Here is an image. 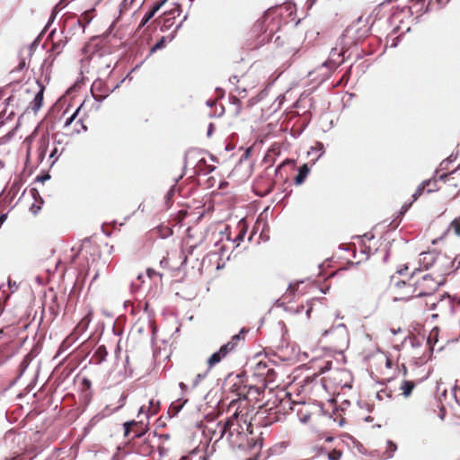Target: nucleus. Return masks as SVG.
<instances>
[{"instance_id": "f8f14e48", "label": "nucleus", "mask_w": 460, "mask_h": 460, "mask_svg": "<svg viewBox=\"0 0 460 460\" xmlns=\"http://www.w3.org/2000/svg\"><path fill=\"white\" fill-rule=\"evenodd\" d=\"M136 0H123L119 5V13H125L129 10Z\"/></svg>"}, {"instance_id": "1a4fd4ad", "label": "nucleus", "mask_w": 460, "mask_h": 460, "mask_svg": "<svg viewBox=\"0 0 460 460\" xmlns=\"http://www.w3.org/2000/svg\"><path fill=\"white\" fill-rule=\"evenodd\" d=\"M309 168L307 166V164H304L302 165L299 170H298V173L296 177V184H301L302 182L305 181L307 174L309 173Z\"/></svg>"}, {"instance_id": "72a5a7b5", "label": "nucleus", "mask_w": 460, "mask_h": 460, "mask_svg": "<svg viewBox=\"0 0 460 460\" xmlns=\"http://www.w3.org/2000/svg\"><path fill=\"white\" fill-rule=\"evenodd\" d=\"M317 146H319V147H318V150H323V144H321V143H317Z\"/></svg>"}, {"instance_id": "cd10ccee", "label": "nucleus", "mask_w": 460, "mask_h": 460, "mask_svg": "<svg viewBox=\"0 0 460 460\" xmlns=\"http://www.w3.org/2000/svg\"><path fill=\"white\" fill-rule=\"evenodd\" d=\"M337 329H341L342 331L346 332V326L343 323H340L336 327Z\"/></svg>"}, {"instance_id": "39448f33", "label": "nucleus", "mask_w": 460, "mask_h": 460, "mask_svg": "<svg viewBox=\"0 0 460 460\" xmlns=\"http://www.w3.org/2000/svg\"><path fill=\"white\" fill-rule=\"evenodd\" d=\"M206 455L200 448L191 450L187 456H182L180 460H206Z\"/></svg>"}, {"instance_id": "a19ab883", "label": "nucleus", "mask_w": 460, "mask_h": 460, "mask_svg": "<svg viewBox=\"0 0 460 460\" xmlns=\"http://www.w3.org/2000/svg\"><path fill=\"white\" fill-rule=\"evenodd\" d=\"M180 386H181V388H183V387H185V385L183 383H181Z\"/></svg>"}, {"instance_id": "473e14b6", "label": "nucleus", "mask_w": 460, "mask_h": 460, "mask_svg": "<svg viewBox=\"0 0 460 460\" xmlns=\"http://www.w3.org/2000/svg\"><path fill=\"white\" fill-rule=\"evenodd\" d=\"M338 458H339V457H335V456H332V455H330V456H329V459H330V460H338Z\"/></svg>"}, {"instance_id": "f704fd0d", "label": "nucleus", "mask_w": 460, "mask_h": 460, "mask_svg": "<svg viewBox=\"0 0 460 460\" xmlns=\"http://www.w3.org/2000/svg\"><path fill=\"white\" fill-rule=\"evenodd\" d=\"M386 367H391V360L390 359L386 360Z\"/></svg>"}, {"instance_id": "7ed1b4c3", "label": "nucleus", "mask_w": 460, "mask_h": 460, "mask_svg": "<svg viewBox=\"0 0 460 460\" xmlns=\"http://www.w3.org/2000/svg\"><path fill=\"white\" fill-rule=\"evenodd\" d=\"M36 85L38 87V91L35 93L34 99H33V106L32 110L34 111H37L40 109L43 102V93H44V85H42L38 80L36 81Z\"/></svg>"}, {"instance_id": "c756f323", "label": "nucleus", "mask_w": 460, "mask_h": 460, "mask_svg": "<svg viewBox=\"0 0 460 460\" xmlns=\"http://www.w3.org/2000/svg\"><path fill=\"white\" fill-rule=\"evenodd\" d=\"M147 274L149 277L152 276V274H155V270H147Z\"/></svg>"}, {"instance_id": "4c0bfd02", "label": "nucleus", "mask_w": 460, "mask_h": 460, "mask_svg": "<svg viewBox=\"0 0 460 460\" xmlns=\"http://www.w3.org/2000/svg\"><path fill=\"white\" fill-rule=\"evenodd\" d=\"M307 419H308V416H305V418L301 419V420H302L303 422H305V421L307 420Z\"/></svg>"}, {"instance_id": "b1692460", "label": "nucleus", "mask_w": 460, "mask_h": 460, "mask_svg": "<svg viewBox=\"0 0 460 460\" xmlns=\"http://www.w3.org/2000/svg\"><path fill=\"white\" fill-rule=\"evenodd\" d=\"M31 208L33 209L32 210L33 214H37L38 211L40 209V206H35L34 204H32Z\"/></svg>"}, {"instance_id": "5701e85b", "label": "nucleus", "mask_w": 460, "mask_h": 460, "mask_svg": "<svg viewBox=\"0 0 460 460\" xmlns=\"http://www.w3.org/2000/svg\"><path fill=\"white\" fill-rule=\"evenodd\" d=\"M48 179H49V175H48V174H47V175H44V176H42V177H37V178H36V181H46V180H48Z\"/></svg>"}, {"instance_id": "e433bc0d", "label": "nucleus", "mask_w": 460, "mask_h": 460, "mask_svg": "<svg viewBox=\"0 0 460 460\" xmlns=\"http://www.w3.org/2000/svg\"><path fill=\"white\" fill-rule=\"evenodd\" d=\"M332 331V329H331V330H325V331L323 332V335H326V334H328L329 332H331Z\"/></svg>"}, {"instance_id": "412c9836", "label": "nucleus", "mask_w": 460, "mask_h": 460, "mask_svg": "<svg viewBox=\"0 0 460 460\" xmlns=\"http://www.w3.org/2000/svg\"><path fill=\"white\" fill-rule=\"evenodd\" d=\"M240 340H241V333L234 335L231 341H233L235 344V346H236L237 342Z\"/></svg>"}, {"instance_id": "f257e3e1", "label": "nucleus", "mask_w": 460, "mask_h": 460, "mask_svg": "<svg viewBox=\"0 0 460 460\" xmlns=\"http://www.w3.org/2000/svg\"><path fill=\"white\" fill-rule=\"evenodd\" d=\"M440 280L434 279L430 275H424L420 280H418L414 284L413 292L415 293V296H427L428 299H430L434 296V292L440 286Z\"/></svg>"}, {"instance_id": "a211bd4d", "label": "nucleus", "mask_w": 460, "mask_h": 460, "mask_svg": "<svg viewBox=\"0 0 460 460\" xmlns=\"http://www.w3.org/2000/svg\"><path fill=\"white\" fill-rule=\"evenodd\" d=\"M207 376V372L204 374H198L195 380L193 381V386L196 387L201 380Z\"/></svg>"}, {"instance_id": "6e6552de", "label": "nucleus", "mask_w": 460, "mask_h": 460, "mask_svg": "<svg viewBox=\"0 0 460 460\" xmlns=\"http://www.w3.org/2000/svg\"><path fill=\"white\" fill-rule=\"evenodd\" d=\"M414 386H415V385H414L413 382L408 381V380H404L402 383L401 386H400V390L402 391V394L404 397H408L411 394Z\"/></svg>"}, {"instance_id": "2f4dec72", "label": "nucleus", "mask_w": 460, "mask_h": 460, "mask_svg": "<svg viewBox=\"0 0 460 460\" xmlns=\"http://www.w3.org/2000/svg\"><path fill=\"white\" fill-rule=\"evenodd\" d=\"M447 177V174H442L440 175L439 179L442 180V181H445Z\"/></svg>"}, {"instance_id": "ddd939ff", "label": "nucleus", "mask_w": 460, "mask_h": 460, "mask_svg": "<svg viewBox=\"0 0 460 460\" xmlns=\"http://www.w3.org/2000/svg\"><path fill=\"white\" fill-rule=\"evenodd\" d=\"M235 349V344L233 341H229L226 344L223 345L219 350L224 353L226 356L233 351Z\"/></svg>"}, {"instance_id": "6ab92c4d", "label": "nucleus", "mask_w": 460, "mask_h": 460, "mask_svg": "<svg viewBox=\"0 0 460 460\" xmlns=\"http://www.w3.org/2000/svg\"><path fill=\"white\" fill-rule=\"evenodd\" d=\"M134 424H135V421H134V420H132V421H128V422H125V423H124V430H125V435H126V436H127V435H128L129 430H130V427H131L132 425H134Z\"/></svg>"}, {"instance_id": "dca6fc26", "label": "nucleus", "mask_w": 460, "mask_h": 460, "mask_svg": "<svg viewBox=\"0 0 460 460\" xmlns=\"http://www.w3.org/2000/svg\"><path fill=\"white\" fill-rule=\"evenodd\" d=\"M28 360H29V354L24 356V358H23L22 362L20 365V374H19V376H22L24 373V371L26 370L27 366H28V364H27Z\"/></svg>"}, {"instance_id": "a18cd8bd", "label": "nucleus", "mask_w": 460, "mask_h": 460, "mask_svg": "<svg viewBox=\"0 0 460 460\" xmlns=\"http://www.w3.org/2000/svg\"><path fill=\"white\" fill-rule=\"evenodd\" d=\"M411 207V204H408L407 207L405 208L404 211L408 210V208Z\"/></svg>"}, {"instance_id": "0eeeda50", "label": "nucleus", "mask_w": 460, "mask_h": 460, "mask_svg": "<svg viewBox=\"0 0 460 460\" xmlns=\"http://www.w3.org/2000/svg\"><path fill=\"white\" fill-rule=\"evenodd\" d=\"M429 185H432L433 187H435L436 181H433V180L424 181L420 185H419L418 188L416 189L415 192L412 194L413 201L416 200L422 194V192L425 189V186H429Z\"/></svg>"}, {"instance_id": "c9c22d12", "label": "nucleus", "mask_w": 460, "mask_h": 460, "mask_svg": "<svg viewBox=\"0 0 460 460\" xmlns=\"http://www.w3.org/2000/svg\"><path fill=\"white\" fill-rule=\"evenodd\" d=\"M143 2H144V0H141V1L138 3V5H137V10H138V9L141 7V5H142Z\"/></svg>"}, {"instance_id": "79ce46f5", "label": "nucleus", "mask_w": 460, "mask_h": 460, "mask_svg": "<svg viewBox=\"0 0 460 460\" xmlns=\"http://www.w3.org/2000/svg\"><path fill=\"white\" fill-rule=\"evenodd\" d=\"M28 141H29V137H26V138L24 139L23 143L25 144V143H27Z\"/></svg>"}, {"instance_id": "de8ad7c7", "label": "nucleus", "mask_w": 460, "mask_h": 460, "mask_svg": "<svg viewBox=\"0 0 460 460\" xmlns=\"http://www.w3.org/2000/svg\"><path fill=\"white\" fill-rule=\"evenodd\" d=\"M137 279H142V276L139 274V275L137 276Z\"/></svg>"}, {"instance_id": "20e7f679", "label": "nucleus", "mask_w": 460, "mask_h": 460, "mask_svg": "<svg viewBox=\"0 0 460 460\" xmlns=\"http://www.w3.org/2000/svg\"><path fill=\"white\" fill-rule=\"evenodd\" d=\"M167 1L168 0H161L159 3L155 4L152 10L145 14L139 26L142 27L146 25Z\"/></svg>"}, {"instance_id": "a878e982", "label": "nucleus", "mask_w": 460, "mask_h": 460, "mask_svg": "<svg viewBox=\"0 0 460 460\" xmlns=\"http://www.w3.org/2000/svg\"><path fill=\"white\" fill-rule=\"evenodd\" d=\"M454 160H455V157H453V155H450L447 160H445V161L442 163V164H445V163H451V162H453Z\"/></svg>"}, {"instance_id": "37998d69", "label": "nucleus", "mask_w": 460, "mask_h": 460, "mask_svg": "<svg viewBox=\"0 0 460 460\" xmlns=\"http://www.w3.org/2000/svg\"><path fill=\"white\" fill-rule=\"evenodd\" d=\"M411 207V204H408L407 207L405 208L404 211L408 210V208Z\"/></svg>"}, {"instance_id": "393cba45", "label": "nucleus", "mask_w": 460, "mask_h": 460, "mask_svg": "<svg viewBox=\"0 0 460 460\" xmlns=\"http://www.w3.org/2000/svg\"><path fill=\"white\" fill-rule=\"evenodd\" d=\"M28 163H29V145L27 146V149H26L25 165H27Z\"/></svg>"}, {"instance_id": "bb28decb", "label": "nucleus", "mask_w": 460, "mask_h": 460, "mask_svg": "<svg viewBox=\"0 0 460 460\" xmlns=\"http://www.w3.org/2000/svg\"><path fill=\"white\" fill-rule=\"evenodd\" d=\"M12 460H26V458L24 457V456H17L15 457H13Z\"/></svg>"}, {"instance_id": "58836bf2", "label": "nucleus", "mask_w": 460, "mask_h": 460, "mask_svg": "<svg viewBox=\"0 0 460 460\" xmlns=\"http://www.w3.org/2000/svg\"><path fill=\"white\" fill-rule=\"evenodd\" d=\"M310 1V4H314L315 3L316 0H309Z\"/></svg>"}, {"instance_id": "7c9ffc66", "label": "nucleus", "mask_w": 460, "mask_h": 460, "mask_svg": "<svg viewBox=\"0 0 460 460\" xmlns=\"http://www.w3.org/2000/svg\"><path fill=\"white\" fill-rule=\"evenodd\" d=\"M56 152H57V149H54V150L49 154V158H52V157L55 155Z\"/></svg>"}, {"instance_id": "f03ea898", "label": "nucleus", "mask_w": 460, "mask_h": 460, "mask_svg": "<svg viewBox=\"0 0 460 460\" xmlns=\"http://www.w3.org/2000/svg\"><path fill=\"white\" fill-rule=\"evenodd\" d=\"M425 305L429 310H438V312H445L452 308V300L448 294L443 293L441 295L434 296L428 299Z\"/></svg>"}, {"instance_id": "4468645a", "label": "nucleus", "mask_w": 460, "mask_h": 460, "mask_svg": "<svg viewBox=\"0 0 460 460\" xmlns=\"http://www.w3.org/2000/svg\"><path fill=\"white\" fill-rule=\"evenodd\" d=\"M397 447L396 445L392 441H387V451H389L387 457H392L393 454L396 451Z\"/></svg>"}, {"instance_id": "aec40b11", "label": "nucleus", "mask_w": 460, "mask_h": 460, "mask_svg": "<svg viewBox=\"0 0 460 460\" xmlns=\"http://www.w3.org/2000/svg\"><path fill=\"white\" fill-rule=\"evenodd\" d=\"M13 134V130H9L3 137L0 138V145L6 143Z\"/></svg>"}, {"instance_id": "9b49d317", "label": "nucleus", "mask_w": 460, "mask_h": 460, "mask_svg": "<svg viewBox=\"0 0 460 460\" xmlns=\"http://www.w3.org/2000/svg\"><path fill=\"white\" fill-rule=\"evenodd\" d=\"M448 230H452L456 235L460 236V220L454 219L449 225Z\"/></svg>"}, {"instance_id": "2eb2a0df", "label": "nucleus", "mask_w": 460, "mask_h": 460, "mask_svg": "<svg viewBox=\"0 0 460 460\" xmlns=\"http://www.w3.org/2000/svg\"><path fill=\"white\" fill-rule=\"evenodd\" d=\"M159 408V402H154V400H150L149 402V411L152 415H155Z\"/></svg>"}, {"instance_id": "9d476101", "label": "nucleus", "mask_w": 460, "mask_h": 460, "mask_svg": "<svg viewBox=\"0 0 460 460\" xmlns=\"http://www.w3.org/2000/svg\"><path fill=\"white\" fill-rule=\"evenodd\" d=\"M231 425H233V420H228L225 423L219 422L217 424V428L216 432L219 433V437H218L219 439L222 438L225 436L228 427L231 426Z\"/></svg>"}, {"instance_id": "4be33fe9", "label": "nucleus", "mask_w": 460, "mask_h": 460, "mask_svg": "<svg viewBox=\"0 0 460 460\" xmlns=\"http://www.w3.org/2000/svg\"><path fill=\"white\" fill-rule=\"evenodd\" d=\"M75 117V113L73 114L72 116H70L68 119H66V120L65 122V127L69 126L72 123V121L74 120Z\"/></svg>"}, {"instance_id": "ea45409f", "label": "nucleus", "mask_w": 460, "mask_h": 460, "mask_svg": "<svg viewBox=\"0 0 460 460\" xmlns=\"http://www.w3.org/2000/svg\"><path fill=\"white\" fill-rule=\"evenodd\" d=\"M31 194L33 196V198H35V192H34V190H31Z\"/></svg>"}, {"instance_id": "49530a36", "label": "nucleus", "mask_w": 460, "mask_h": 460, "mask_svg": "<svg viewBox=\"0 0 460 460\" xmlns=\"http://www.w3.org/2000/svg\"><path fill=\"white\" fill-rule=\"evenodd\" d=\"M431 191H433V189L430 188L428 190V192H431Z\"/></svg>"}, {"instance_id": "f3484780", "label": "nucleus", "mask_w": 460, "mask_h": 460, "mask_svg": "<svg viewBox=\"0 0 460 460\" xmlns=\"http://www.w3.org/2000/svg\"><path fill=\"white\" fill-rule=\"evenodd\" d=\"M164 45V38H162L156 44H155L151 49V53L155 52L157 49H160Z\"/></svg>"}, {"instance_id": "c85d7f7f", "label": "nucleus", "mask_w": 460, "mask_h": 460, "mask_svg": "<svg viewBox=\"0 0 460 460\" xmlns=\"http://www.w3.org/2000/svg\"><path fill=\"white\" fill-rule=\"evenodd\" d=\"M212 130H213V125H212V124H210V125H209V128H208V136H210V135H211Z\"/></svg>"}, {"instance_id": "c03bdc74", "label": "nucleus", "mask_w": 460, "mask_h": 460, "mask_svg": "<svg viewBox=\"0 0 460 460\" xmlns=\"http://www.w3.org/2000/svg\"><path fill=\"white\" fill-rule=\"evenodd\" d=\"M411 207V204H408L407 207L405 208L404 211L408 210V208Z\"/></svg>"}, {"instance_id": "423d86ee", "label": "nucleus", "mask_w": 460, "mask_h": 460, "mask_svg": "<svg viewBox=\"0 0 460 460\" xmlns=\"http://www.w3.org/2000/svg\"><path fill=\"white\" fill-rule=\"evenodd\" d=\"M226 358V355L222 353L219 349L213 353L209 358L208 359V368L213 367L215 365L218 364L222 359Z\"/></svg>"}]
</instances>
